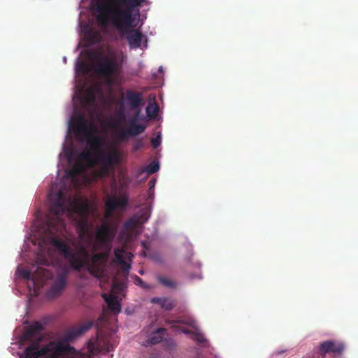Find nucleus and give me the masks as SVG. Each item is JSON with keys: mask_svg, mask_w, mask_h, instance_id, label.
<instances>
[{"mask_svg": "<svg viewBox=\"0 0 358 358\" xmlns=\"http://www.w3.org/2000/svg\"><path fill=\"white\" fill-rule=\"evenodd\" d=\"M49 199L51 203L50 210L53 216L48 217L45 231L52 236L50 240V244L69 262L73 269L80 271L85 268L92 275L100 278L108 259V252L95 253L90 257L87 249L92 250V247L89 245L86 237L84 241L85 245H80L77 254L66 242L55 237L57 234L62 233L66 228V222L62 217L64 214L71 216L76 213L80 217L88 215L90 204L87 199L67 196L61 189L50 194Z\"/></svg>", "mask_w": 358, "mask_h": 358, "instance_id": "obj_1", "label": "nucleus"}, {"mask_svg": "<svg viewBox=\"0 0 358 358\" xmlns=\"http://www.w3.org/2000/svg\"><path fill=\"white\" fill-rule=\"evenodd\" d=\"M71 127L76 136L80 141H85L87 149L78 155V160L89 164H100V174L106 176L115 171V166L122 162V152L118 149H113L111 152L103 151V138L96 135L97 127L94 122L88 124L83 114H79L71 120Z\"/></svg>", "mask_w": 358, "mask_h": 358, "instance_id": "obj_2", "label": "nucleus"}, {"mask_svg": "<svg viewBox=\"0 0 358 358\" xmlns=\"http://www.w3.org/2000/svg\"><path fill=\"white\" fill-rule=\"evenodd\" d=\"M113 6L105 10L99 8L97 20L101 24L106 26L108 18L115 29L124 30L132 27L135 17L132 15L134 8L140 7L145 0H111Z\"/></svg>", "mask_w": 358, "mask_h": 358, "instance_id": "obj_3", "label": "nucleus"}, {"mask_svg": "<svg viewBox=\"0 0 358 358\" xmlns=\"http://www.w3.org/2000/svg\"><path fill=\"white\" fill-rule=\"evenodd\" d=\"M41 337L31 342L24 350V358H83L85 355L74 347L61 341H50L39 349ZM90 358V357H87Z\"/></svg>", "mask_w": 358, "mask_h": 358, "instance_id": "obj_4", "label": "nucleus"}, {"mask_svg": "<svg viewBox=\"0 0 358 358\" xmlns=\"http://www.w3.org/2000/svg\"><path fill=\"white\" fill-rule=\"evenodd\" d=\"M113 237L114 233L110 226L108 224H103L96 230L95 241H94L92 235H88L87 241L89 245L92 247V252H95L102 248L104 250L103 252H108L109 255Z\"/></svg>", "mask_w": 358, "mask_h": 358, "instance_id": "obj_5", "label": "nucleus"}, {"mask_svg": "<svg viewBox=\"0 0 358 358\" xmlns=\"http://www.w3.org/2000/svg\"><path fill=\"white\" fill-rule=\"evenodd\" d=\"M345 350L343 343L334 341H327L322 343L318 348V355L313 358H326V355L333 353L334 355H341Z\"/></svg>", "mask_w": 358, "mask_h": 358, "instance_id": "obj_6", "label": "nucleus"}, {"mask_svg": "<svg viewBox=\"0 0 358 358\" xmlns=\"http://www.w3.org/2000/svg\"><path fill=\"white\" fill-rule=\"evenodd\" d=\"M121 66V63L118 64L116 60L106 58L103 62L96 66V71L101 76L110 77L120 72Z\"/></svg>", "mask_w": 358, "mask_h": 358, "instance_id": "obj_7", "label": "nucleus"}, {"mask_svg": "<svg viewBox=\"0 0 358 358\" xmlns=\"http://www.w3.org/2000/svg\"><path fill=\"white\" fill-rule=\"evenodd\" d=\"M20 273L24 279L31 280L34 287L36 286L37 283L45 281L52 275V273L49 270L41 266H38L36 271L33 273L27 269H22Z\"/></svg>", "mask_w": 358, "mask_h": 358, "instance_id": "obj_8", "label": "nucleus"}, {"mask_svg": "<svg viewBox=\"0 0 358 358\" xmlns=\"http://www.w3.org/2000/svg\"><path fill=\"white\" fill-rule=\"evenodd\" d=\"M134 23L132 27H127L124 30L116 29L122 34H127V41L129 43L130 49H137L141 47L143 35L138 29H134Z\"/></svg>", "mask_w": 358, "mask_h": 358, "instance_id": "obj_9", "label": "nucleus"}, {"mask_svg": "<svg viewBox=\"0 0 358 358\" xmlns=\"http://www.w3.org/2000/svg\"><path fill=\"white\" fill-rule=\"evenodd\" d=\"M128 201V196L126 194L122 195L119 199L115 196H108L105 203L106 217L111 216L115 210L126 207Z\"/></svg>", "mask_w": 358, "mask_h": 358, "instance_id": "obj_10", "label": "nucleus"}, {"mask_svg": "<svg viewBox=\"0 0 358 358\" xmlns=\"http://www.w3.org/2000/svg\"><path fill=\"white\" fill-rule=\"evenodd\" d=\"M66 277L67 271L66 270L62 271V273L57 275L53 284L47 293L49 297L55 298L62 294L66 286Z\"/></svg>", "mask_w": 358, "mask_h": 358, "instance_id": "obj_11", "label": "nucleus"}, {"mask_svg": "<svg viewBox=\"0 0 358 358\" xmlns=\"http://www.w3.org/2000/svg\"><path fill=\"white\" fill-rule=\"evenodd\" d=\"M122 98L125 105L132 110L138 108L143 104L142 94L131 90H127Z\"/></svg>", "mask_w": 358, "mask_h": 358, "instance_id": "obj_12", "label": "nucleus"}, {"mask_svg": "<svg viewBox=\"0 0 358 358\" xmlns=\"http://www.w3.org/2000/svg\"><path fill=\"white\" fill-rule=\"evenodd\" d=\"M43 329V327L40 322H34L32 324L27 327L24 333V338L27 341H31L36 338L38 341L42 336H38V333Z\"/></svg>", "mask_w": 358, "mask_h": 358, "instance_id": "obj_13", "label": "nucleus"}, {"mask_svg": "<svg viewBox=\"0 0 358 358\" xmlns=\"http://www.w3.org/2000/svg\"><path fill=\"white\" fill-rule=\"evenodd\" d=\"M115 262L121 266L122 271L127 273L131 268V264L125 262L126 251L122 248H116L114 250Z\"/></svg>", "mask_w": 358, "mask_h": 358, "instance_id": "obj_14", "label": "nucleus"}, {"mask_svg": "<svg viewBox=\"0 0 358 358\" xmlns=\"http://www.w3.org/2000/svg\"><path fill=\"white\" fill-rule=\"evenodd\" d=\"M102 297L108 304V309L113 313H119L121 311V305L115 295L103 294Z\"/></svg>", "mask_w": 358, "mask_h": 358, "instance_id": "obj_15", "label": "nucleus"}, {"mask_svg": "<svg viewBox=\"0 0 358 358\" xmlns=\"http://www.w3.org/2000/svg\"><path fill=\"white\" fill-rule=\"evenodd\" d=\"M85 37L90 45L96 44L102 41L101 33L88 26H87L85 29Z\"/></svg>", "mask_w": 358, "mask_h": 358, "instance_id": "obj_16", "label": "nucleus"}, {"mask_svg": "<svg viewBox=\"0 0 358 358\" xmlns=\"http://www.w3.org/2000/svg\"><path fill=\"white\" fill-rule=\"evenodd\" d=\"M96 90L93 87L87 89L83 96L85 104L88 107L94 108L96 106Z\"/></svg>", "mask_w": 358, "mask_h": 358, "instance_id": "obj_17", "label": "nucleus"}, {"mask_svg": "<svg viewBox=\"0 0 358 358\" xmlns=\"http://www.w3.org/2000/svg\"><path fill=\"white\" fill-rule=\"evenodd\" d=\"M127 129L130 136H135L143 133L145 129V126L141 124H136V119H132Z\"/></svg>", "mask_w": 358, "mask_h": 358, "instance_id": "obj_18", "label": "nucleus"}, {"mask_svg": "<svg viewBox=\"0 0 358 358\" xmlns=\"http://www.w3.org/2000/svg\"><path fill=\"white\" fill-rule=\"evenodd\" d=\"M183 324H186L189 326H191L194 328H195L196 331L192 333V338L198 344H203L207 342L206 338H205L204 335L199 331L198 329L194 325L195 322L194 321H189V322H182Z\"/></svg>", "mask_w": 358, "mask_h": 358, "instance_id": "obj_19", "label": "nucleus"}, {"mask_svg": "<svg viewBox=\"0 0 358 358\" xmlns=\"http://www.w3.org/2000/svg\"><path fill=\"white\" fill-rule=\"evenodd\" d=\"M151 302L152 303L159 304L162 308L166 310H171L173 308V301L169 298L154 297L151 299Z\"/></svg>", "mask_w": 358, "mask_h": 358, "instance_id": "obj_20", "label": "nucleus"}, {"mask_svg": "<svg viewBox=\"0 0 358 358\" xmlns=\"http://www.w3.org/2000/svg\"><path fill=\"white\" fill-rule=\"evenodd\" d=\"M165 332L166 329L164 328L158 329L149 336L148 342L152 345L162 342Z\"/></svg>", "mask_w": 358, "mask_h": 358, "instance_id": "obj_21", "label": "nucleus"}, {"mask_svg": "<svg viewBox=\"0 0 358 358\" xmlns=\"http://www.w3.org/2000/svg\"><path fill=\"white\" fill-rule=\"evenodd\" d=\"M78 228L79 229V237L85 241V238L90 235L89 234V226L88 222L87 219H83L80 222H79L78 224Z\"/></svg>", "mask_w": 358, "mask_h": 358, "instance_id": "obj_22", "label": "nucleus"}, {"mask_svg": "<svg viewBox=\"0 0 358 358\" xmlns=\"http://www.w3.org/2000/svg\"><path fill=\"white\" fill-rule=\"evenodd\" d=\"M78 332H79V330H78V327L72 329L68 331L64 334V338H63V341H60L64 343H65V344H69V342L73 341L74 339H76L78 336H81V334H78Z\"/></svg>", "mask_w": 358, "mask_h": 358, "instance_id": "obj_23", "label": "nucleus"}, {"mask_svg": "<svg viewBox=\"0 0 358 358\" xmlns=\"http://www.w3.org/2000/svg\"><path fill=\"white\" fill-rule=\"evenodd\" d=\"M157 280L160 284L164 285L166 287L169 288H176V282L164 276L159 275L157 276Z\"/></svg>", "mask_w": 358, "mask_h": 358, "instance_id": "obj_24", "label": "nucleus"}, {"mask_svg": "<svg viewBox=\"0 0 358 358\" xmlns=\"http://www.w3.org/2000/svg\"><path fill=\"white\" fill-rule=\"evenodd\" d=\"M190 320H189V322ZM182 322H184L183 320H172V321H170L169 322V324L171 325L172 327L173 328H177L178 329V331L184 333L185 334H189V335H192V333H194L193 331H190V330H188L185 328H179L178 326H177V324L178 323H183ZM187 322V321H185ZM188 322V321H187Z\"/></svg>", "mask_w": 358, "mask_h": 358, "instance_id": "obj_25", "label": "nucleus"}, {"mask_svg": "<svg viewBox=\"0 0 358 358\" xmlns=\"http://www.w3.org/2000/svg\"><path fill=\"white\" fill-rule=\"evenodd\" d=\"M147 115L150 118H155L158 113V107L152 104H149L146 108Z\"/></svg>", "mask_w": 358, "mask_h": 358, "instance_id": "obj_26", "label": "nucleus"}, {"mask_svg": "<svg viewBox=\"0 0 358 358\" xmlns=\"http://www.w3.org/2000/svg\"><path fill=\"white\" fill-rule=\"evenodd\" d=\"M115 136L118 141H123L131 136L130 134L128 133V129H122L115 134Z\"/></svg>", "mask_w": 358, "mask_h": 358, "instance_id": "obj_27", "label": "nucleus"}, {"mask_svg": "<svg viewBox=\"0 0 358 358\" xmlns=\"http://www.w3.org/2000/svg\"><path fill=\"white\" fill-rule=\"evenodd\" d=\"M159 169V165L157 162H152L145 168V172L148 174H153L157 173Z\"/></svg>", "mask_w": 358, "mask_h": 358, "instance_id": "obj_28", "label": "nucleus"}, {"mask_svg": "<svg viewBox=\"0 0 358 358\" xmlns=\"http://www.w3.org/2000/svg\"><path fill=\"white\" fill-rule=\"evenodd\" d=\"M116 115L119 120L115 122L113 125L114 127H118L120 125V123L126 119V115L123 109L118 110L116 113Z\"/></svg>", "mask_w": 358, "mask_h": 358, "instance_id": "obj_29", "label": "nucleus"}, {"mask_svg": "<svg viewBox=\"0 0 358 358\" xmlns=\"http://www.w3.org/2000/svg\"><path fill=\"white\" fill-rule=\"evenodd\" d=\"M93 324H94L93 322H87L85 323L84 324L78 327V330H79L78 334H80L82 335L83 334H84L85 332H86L87 331L90 329L92 328V327L93 326Z\"/></svg>", "mask_w": 358, "mask_h": 358, "instance_id": "obj_30", "label": "nucleus"}, {"mask_svg": "<svg viewBox=\"0 0 358 358\" xmlns=\"http://www.w3.org/2000/svg\"><path fill=\"white\" fill-rule=\"evenodd\" d=\"M150 215L148 210H143L139 217V220L141 222H146L148 220Z\"/></svg>", "mask_w": 358, "mask_h": 358, "instance_id": "obj_31", "label": "nucleus"}, {"mask_svg": "<svg viewBox=\"0 0 358 358\" xmlns=\"http://www.w3.org/2000/svg\"><path fill=\"white\" fill-rule=\"evenodd\" d=\"M37 264L48 266L50 264V262L46 258H44L41 255H39L37 258Z\"/></svg>", "mask_w": 358, "mask_h": 358, "instance_id": "obj_32", "label": "nucleus"}, {"mask_svg": "<svg viewBox=\"0 0 358 358\" xmlns=\"http://www.w3.org/2000/svg\"><path fill=\"white\" fill-rule=\"evenodd\" d=\"M143 145V142L141 139H138L135 142V143L133 145V150L137 151L140 150Z\"/></svg>", "mask_w": 358, "mask_h": 358, "instance_id": "obj_33", "label": "nucleus"}, {"mask_svg": "<svg viewBox=\"0 0 358 358\" xmlns=\"http://www.w3.org/2000/svg\"><path fill=\"white\" fill-rule=\"evenodd\" d=\"M80 172V169L75 166L73 167L71 171H69L68 173V176L69 177H75L77 174H78Z\"/></svg>", "mask_w": 358, "mask_h": 358, "instance_id": "obj_34", "label": "nucleus"}, {"mask_svg": "<svg viewBox=\"0 0 358 358\" xmlns=\"http://www.w3.org/2000/svg\"><path fill=\"white\" fill-rule=\"evenodd\" d=\"M152 145L153 148H157L161 143V138L160 136H157V138H152L151 140Z\"/></svg>", "mask_w": 358, "mask_h": 358, "instance_id": "obj_35", "label": "nucleus"}, {"mask_svg": "<svg viewBox=\"0 0 358 358\" xmlns=\"http://www.w3.org/2000/svg\"><path fill=\"white\" fill-rule=\"evenodd\" d=\"M133 224H134V222L132 221L126 222L124 224V228L126 229H128L131 228L133 226Z\"/></svg>", "mask_w": 358, "mask_h": 358, "instance_id": "obj_36", "label": "nucleus"}, {"mask_svg": "<svg viewBox=\"0 0 358 358\" xmlns=\"http://www.w3.org/2000/svg\"><path fill=\"white\" fill-rule=\"evenodd\" d=\"M80 69H82L84 72H87V71L86 66L83 63L80 64Z\"/></svg>", "mask_w": 358, "mask_h": 358, "instance_id": "obj_37", "label": "nucleus"}, {"mask_svg": "<svg viewBox=\"0 0 358 358\" xmlns=\"http://www.w3.org/2000/svg\"><path fill=\"white\" fill-rule=\"evenodd\" d=\"M150 188H152L155 185V180H150L148 183Z\"/></svg>", "mask_w": 358, "mask_h": 358, "instance_id": "obj_38", "label": "nucleus"}, {"mask_svg": "<svg viewBox=\"0 0 358 358\" xmlns=\"http://www.w3.org/2000/svg\"><path fill=\"white\" fill-rule=\"evenodd\" d=\"M136 281L138 282V284H142L143 283V280L141 278H140L139 277L136 276Z\"/></svg>", "mask_w": 358, "mask_h": 358, "instance_id": "obj_39", "label": "nucleus"}]
</instances>
